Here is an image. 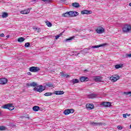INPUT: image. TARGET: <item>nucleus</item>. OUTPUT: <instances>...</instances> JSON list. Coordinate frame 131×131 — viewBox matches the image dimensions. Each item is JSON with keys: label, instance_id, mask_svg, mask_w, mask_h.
<instances>
[{"label": "nucleus", "instance_id": "nucleus-1", "mask_svg": "<svg viewBox=\"0 0 131 131\" xmlns=\"http://www.w3.org/2000/svg\"><path fill=\"white\" fill-rule=\"evenodd\" d=\"M26 85L28 87L33 86L34 88L33 89L34 92H38L39 93H41L42 92H43V91H45V88H43V85H40L38 86V84L34 82H33L32 83H26Z\"/></svg>", "mask_w": 131, "mask_h": 131}, {"label": "nucleus", "instance_id": "nucleus-2", "mask_svg": "<svg viewBox=\"0 0 131 131\" xmlns=\"http://www.w3.org/2000/svg\"><path fill=\"white\" fill-rule=\"evenodd\" d=\"M105 46H106V44L103 43V44H101L100 45H97V46H93L92 47H90L89 48H87L86 50L87 51H93V52H94V49H97L98 48H101V47H105Z\"/></svg>", "mask_w": 131, "mask_h": 131}, {"label": "nucleus", "instance_id": "nucleus-3", "mask_svg": "<svg viewBox=\"0 0 131 131\" xmlns=\"http://www.w3.org/2000/svg\"><path fill=\"white\" fill-rule=\"evenodd\" d=\"M3 108H4V109H8V110H10V111L15 109V107H14L12 104H5L3 106Z\"/></svg>", "mask_w": 131, "mask_h": 131}, {"label": "nucleus", "instance_id": "nucleus-4", "mask_svg": "<svg viewBox=\"0 0 131 131\" xmlns=\"http://www.w3.org/2000/svg\"><path fill=\"white\" fill-rule=\"evenodd\" d=\"M131 29V26L129 25L125 24L123 28V32H128Z\"/></svg>", "mask_w": 131, "mask_h": 131}, {"label": "nucleus", "instance_id": "nucleus-5", "mask_svg": "<svg viewBox=\"0 0 131 131\" xmlns=\"http://www.w3.org/2000/svg\"><path fill=\"white\" fill-rule=\"evenodd\" d=\"M39 70H40V69L37 67H31L29 68V71L30 72H38Z\"/></svg>", "mask_w": 131, "mask_h": 131}, {"label": "nucleus", "instance_id": "nucleus-6", "mask_svg": "<svg viewBox=\"0 0 131 131\" xmlns=\"http://www.w3.org/2000/svg\"><path fill=\"white\" fill-rule=\"evenodd\" d=\"M119 78L120 77L117 74L114 75L112 77H110V79L113 82H115V81H117V80H118Z\"/></svg>", "mask_w": 131, "mask_h": 131}, {"label": "nucleus", "instance_id": "nucleus-7", "mask_svg": "<svg viewBox=\"0 0 131 131\" xmlns=\"http://www.w3.org/2000/svg\"><path fill=\"white\" fill-rule=\"evenodd\" d=\"M70 113H74V110L73 109H67L65 110L63 112L64 115H68Z\"/></svg>", "mask_w": 131, "mask_h": 131}, {"label": "nucleus", "instance_id": "nucleus-8", "mask_svg": "<svg viewBox=\"0 0 131 131\" xmlns=\"http://www.w3.org/2000/svg\"><path fill=\"white\" fill-rule=\"evenodd\" d=\"M96 32L97 33H98V34H101L102 33H104L105 32V29L103 28V27H101L99 28H97L96 30Z\"/></svg>", "mask_w": 131, "mask_h": 131}, {"label": "nucleus", "instance_id": "nucleus-9", "mask_svg": "<svg viewBox=\"0 0 131 131\" xmlns=\"http://www.w3.org/2000/svg\"><path fill=\"white\" fill-rule=\"evenodd\" d=\"M100 105L101 106H103V107H110L111 106V103L110 102H103Z\"/></svg>", "mask_w": 131, "mask_h": 131}, {"label": "nucleus", "instance_id": "nucleus-10", "mask_svg": "<svg viewBox=\"0 0 131 131\" xmlns=\"http://www.w3.org/2000/svg\"><path fill=\"white\" fill-rule=\"evenodd\" d=\"M81 14L82 15H84L86 14V15H90L93 13V12L91 10H84L81 12Z\"/></svg>", "mask_w": 131, "mask_h": 131}, {"label": "nucleus", "instance_id": "nucleus-11", "mask_svg": "<svg viewBox=\"0 0 131 131\" xmlns=\"http://www.w3.org/2000/svg\"><path fill=\"white\" fill-rule=\"evenodd\" d=\"M94 107H95V105L93 104L88 103L86 104V108L88 110H92L94 109Z\"/></svg>", "mask_w": 131, "mask_h": 131}, {"label": "nucleus", "instance_id": "nucleus-12", "mask_svg": "<svg viewBox=\"0 0 131 131\" xmlns=\"http://www.w3.org/2000/svg\"><path fill=\"white\" fill-rule=\"evenodd\" d=\"M8 82V79L6 78H2L0 79V84H6Z\"/></svg>", "mask_w": 131, "mask_h": 131}, {"label": "nucleus", "instance_id": "nucleus-13", "mask_svg": "<svg viewBox=\"0 0 131 131\" xmlns=\"http://www.w3.org/2000/svg\"><path fill=\"white\" fill-rule=\"evenodd\" d=\"M80 80L81 82H83L84 81H89V78L85 76H82L80 78Z\"/></svg>", "mask_w": 131, "mask_h": 131}, {"label": "nucleus", "instance_id": "nucleus-14", "mask_svg": "<svg viewBox=\"0 0 131 131\" xmlns=\"http://www.w3.org/2000/svg\"><path fill=\"white\" fill-rule=\"evenodd\" d=\"M79 13L76 11H71V17H76Z\"/></svg>", "mask_w": 131, "mask_h": 131}, {"label": "nucleus", "instance_id": "nucleus-15", "mask_svg": "<svg viewBox=\"0 0 131 131\" xmlns=\"http://www.w3.org/2000/svg\"><path fill=\"white\" fill-rule=\"evenodd\" d=\"M97 96H98V94H92L89 95L88 96V98H89V99H94L95 98H97Z\"/></svg>", "mask_w": 131, "mask_h": 131}, {"label": "nucleus", "instance_id": "nucleus-16", "mask_svg": "<svg viewBox=\"0 0 131 131\" xmlns=\"http://www.w3.org/2000/svg\"><path fill=\"white\" fill-rule=\"evenodd\" d=\"M63 17H71V11L66 12L62 14Z\"/></svg>", "mask_w": 131, "mask_h": 131}, {"label": "nucleus", "instance_id": "nucleus-17", "mask_svg": "<svg viewBox=\"0 0 131 131\" xmlns=\"http://www.w3.org/2000/svg\"><path fill=\"white\" fill-rule=\"evenodd\" d=\"M90 124H91V125H93V126H95L96 125L100 126V125H102L103 124L102 123L91 122Z\"/></svg>", "mask_w": 131, "mask_h": 131}, {"label": "nucleus", "instance_id": "nucleus-18", "mask_svg": "<svg viewBox=\"0 0 131 131\" xmlns=\"http://www.w3.org/2000/svg\"><path fill=\"white\" fill-rule=\"evenodd\" d=\"M53 94H55V95H63L64 92L62 91H55Z\"/></svg>", "mask_w": 131, "mask_h": 131}, {"label": "nucleus", "instance_id": "nucleus-19", "mask_svg": "<svg viewBox=\"0 0 131 131\" xmlns=\"http://www.w3.org/2000/svg\"><path fill=\"white\" fill-rule=\"evenodd\" d=\"M74 36H72L69 38H67L64 40V41L66 42H70V41H71V40H72L73 39H74Z\"/></svg>", "mask_w": 131, "mask_h": 131}, {"label": "nucleus", "instance_id": "nucleus-20", "mask_svg": "<svg viewBox=\"0 0 131 131\" xmlns=\"http://www.w3.org/2000/svg\"><path fill=\"white\" fill-rule=\"evenodd\" d=\"M30 12V10L27 9L20 11L21 14H28Z\"/></svg>", "mask_w": 131, "mask_h": 131}, {"label": "nucleus", "instance_id": "nucleus-21", "mask_svg": "<svg viewBox=\"0 0 131 131\" xmlns=\"http://www.w3.org/2000/svg\"><path fill=\"white\" fill-rule=\"evenodd\" d=\"M9 16V14L7 12H3L2 17V18H7Z\"/></svg>", "mask_w": 131, "mask_h": 131}, {"label": "nucleus", "instance_id": "nucleus-22", "mask_svg": "<svg viewBox=\"0 0 131 131\" xmlns=\"http://www.w3.org/2000/svg\"><path fill=\"white\" fill-rule=\"evenodd\" d=\"M24 40H25V38H24V37H19L17 39V41L18 42H23V41H24Z\"/></svg>", "mask_w": 131, "mask_h": 131}, {"label": "nucleus", "instance_id": "nucleus-23", "mask_svg": "<svg viewBox=\"0 0 131 131\" xmlns=\"http://www.w3.org/2000/svg\"><path fill=\"white\" fill-rule=\"evenodd\" d=\"M72 6L74 8H79V3H73Z\"/></svg>", "mask_w": 131, "mask_h": 131}, {"label": "nucleus", "instance_id": "nucleus-24", "mask_svg": "<svg viewBox=\"0 0 131 131\" xmlns=\"http://www.w3.org/2000/svg\"><path fill=\"white\" fill-rule=\"evenodd\" d=\"M33 111H38V110H39V106H34L33 107Z\"/></svg>", "mask_w": 131, "mask_h": 131}, {"label": "nucleus", "instance_id": "nucleus-25", "mask_svg": "<svg viewBox=\"0 0 131 131\" xmlns=\"http://www.w3.org/2000/svg\"><path fill=\"white\" fill-rule=\"evenodd\" d=\"M94 80H95V81H101V80H102V79L100 76H96L95 77Z\"/></svg>", "mask_w": 131, "mask_h": 131}, {"label": "nucleus", "instance_id": "nucleus-26", "mask_svg": "<svg viewBox=\"0 0 131 131\" xmlns=\"http://www.w3.org/2000/svg\"><path fill=\"white\" fill-rule=\"evenodd\" d=\"M72 82H73V83L74 84L75 83H78V82H79V81L78 80V79H73L72 80Z\"/></svg>", "mask_w": 131, "mask_h": 131}, {"label": "nucleus", "instance_id": "nucleus-27", "mask_svg": "<svg viewBox=\"0 0 131 131\" xmlns=\"http://www.w3.org/2000/svg\"><path fill=\"white\" fill-rule=\"evenodd\" d=\"M46 25H47V26L48 27H52V23L47 20L46 21Z\"/></svg>", "mask_w": 131, "mask_h": 131}, {"label": "nucleus", "instance_id": "nucleus-28", "mask_svg": "<svg viewBox=\"0 0 131 131\" xmlns=\"http://www.w3.org/2000/svg\"><path fill=\"white\" fill-rule=\"evenodd\" d=\"M52 95H53V93H46L44 94V96H45V97H49V96H52Z\"/></svg>", "mask_w": 131, "mask_h": 131}, {"label": "nucleus", "instance_id": "nucleus-29", "mask_svg": "<svg viewBox=\"0 0 131 131\" xmlns=\"http://www.w3.org/2000/svg\"><path fill=\"white\" fill-rule=\"evenodd\" d=\"M122 67V65L121 64H117L115 66L116 69H119V68H121Z\"/></svg>", "mask_w": 131, "mask_h": 131}, {"label": "nucleus", "instance_id": "nucleus-30", "mask_svg": "<svg viewBox=\"0 0 131 131\" xmlns=\"http://www.w3.org/2000/svg\"><path fill=\"white\" fill-rule=\"evenodd\" d=\"M63 35V33H61L57 35V36H55V39H58L60 36H62Z\"/></svg>", "mask_w": 131, "mask_h": 131}, {"label": "nucleus", "instance_id": "nucleus-31", "mask_svg": "<svg viewBox=\"0 0 131 131\" xmlns=\"http://www.w3.org/2000/svg\"><path fill=\"white\" fill-rule=\"evenodd\" d=\"M46 86H48V88H53V85L51 83H48L46 84Z\"/></svg>", "mask_w": 131, "mask_h": 131}, {"label": "nucleus", "instance_id": "nucleus-32", "mask_svg": "<svg viewBox=\"0 0 131 131\" xmlns=\"http://www.w3.org/2000/svg\"><path fill=\"white\" fill-rule=\"evenodd\" d=\"M25 48H29L30 47V43L29 42H27L25 44Z\"/></svg>", "mask_w": 131, "mask_h": 131}, {"label": "nucleus", "instance_id": "nucleus-33", "mask_svg": "<svg viewBox=\"0 0 131 131\" xmlns=\"http://www.w3.org/2000/svg\"><path fill=\"white\" fill-rule=\"evenodd\" d=\"M126 116H130V114H123V117H124V118H126Z\"/></svg>", "mask_w": 131, "mask_h": 131}, {"label": "nucleus", "instance_id": "nucleus-34", "mask_svg": "<svg viewBox=\"0 0 131 131\" xmlns=\"http://www.w3.org/2000/svg\"><path fill=\"white\" fill-rule=\"evenodd\" d=\"M33 29L35 31H37V32H39V31H40V28H33Z\"/></svg>", "mask_w": 131, "mask_h": 131}, {"label": "nucleus", "instance_id": "nucleus-35", "mask_svg": "<svg viewBox=\"0 0 131 131\" xmlns=\"http://www.w3.org/2000/svg\"><path fill=\"white\" fill-rule=\"evenodd\" d=\"M6 129V127L4 126H0V130H5Z\"/></svg>", "mask_w": 131, "mask_h": 131}, {"label": "nucleus", "instance_id": "nucleus-36", "mask_svg": "<svg viewBox=\"0 0 131 131\" xmlns=\"http://www.w3.org/2000/svg\"><path fill=\"white\" fill-rule=\"evenodd\" d=\"M81 53H82V54L83 55L84 54H86L88 52L85 50H83L81 51Z\"/></svg>", "mask_w": 131, "mask_h": 131}, {"label": "nucleus", "instance_id": "nucleus-37", "mask_svg": "<svg viewBox=\"0 0 131 131\" xmlns=\"http://www.w3.org/2000/svg\"><path fill=\"white\" fill-rule=\"evenodd\" d=\"M123 94L124 95H126L127 96L128 95H130V96H131V92H124Z\"/></svg>", "mask_w": 131, "mask_h": 131}, {"label": "nucleus", "instance_id": "nucleus-38", "mask_svg": "<svg viewBox=\"0 0 131 131\" xmlns=\"http://www.w3.org/2000/svg\"><path fill=\"white\" fill-rule=\"evenodd\" d=\"M125 57H126V58H131V54H126Z\"/></svg>", "mask_w": 131, "mask_h": 131}, {"label": "nucleus", "instance_id": "nucleus-39", "mask_svg": "<svg viewBox=\"0 0 131 131\" xmlns=\"http://www.w3.org/2000/svg\"><path fill=\"white\" fill-rule=\"evenodd\" d=\"M43 2H45V3H51L52 2V0H42Z\"/></svg>", "mask_w": 131, "mask_h": 131}, {"label": "nucleus", "instance_id": "nucleus-40", "mask_svg": "<svg viewBox=\"0 0 131 131\" xmlns=\"http://www.w3.org/2000/svg\"><path fill=\"white\" fill-rule=\"evenodd\" d=\"M62 77H69V75L63 74V76Z\"/></svg>", "mask_w": 131, "mask_h": 131}, {"label": "nucleus", "instance_id": "nucleus-41", "mask_svg": "<svg viewBox=\"0 0 131 131\" xmlns=\"http://www.w3.org/2000/svg\"><path fill=\"white\" fill-rule=\"evenodd\" d=\"M118 129H122V127L120 125H118L117 127Z\"/></svg>", "mask_w": 131, "mask_h": 131}, {"label": "nucleus", "instance_id": "nucleus-42", "mask_svg": "<svg viewBox=\"0 0 131 131\" xmlns=\"http://www.w3.org/2000/svg\"><path fill=\"white\" fill-rule=\"evenodd\" d=\"M5 36V34L2 33L0 34V37H4Z\"/></svg>", "mask_w": 131, "mask_h": 131}, {"label": "nucleus", "instance_id": "nucleus-43", "mask_svg": "<svg viewBox=\"0 0 131 131\" xmlns=\"http://www.w3.org/2000/svg\"><path fill=\"white\" fill-rule=\"evenodd\" d=\"M65 1H66V0H60L59 1V3H60V4H61V3H64V2H65Z\"/></svg>", "mask_w": 131, "mask_h": 131}, {"label": "nucleus", "instance_id": "nucleus-44", "mask_svg": "<svg viewBox=\"0 0 131 131\" xmlns=\"http://www.w3.org/2000/svg\"><path fill=\"white\" fill-rule=\"evenodd\" d=\"M60 76H62L63 77V76H64V73L60 72Z\"/></svg>", "mask_w": 131, "mask_h": 131}, {"label": "nucleus", "instance_id": "nucleus-45", "mask_svg": "<svg viewBox=\"0 0 131 131\" xmlns=\"http://www.w3.org/2000/svg\"><path fill=\"white\" fill-rule=\"evenodd\" d=\"M28 75H31V73L30 72L27 73Z\"/></svg>", "mask_w": 131, "mask_h": 131}, {"label": "nucleus", "instance_id": "nucleus-46", "mask_svg": "<svg viewBox=\"0 0 131 131\" xmlns=\"http://www.w3.org/2000/svg\"><path fill=\"white\" fill-rule=\"evenodd\" d=\"M79 53H77V54H75V56H78L79 55Z\"/></svg>", "mask_w": 131, "mask_h": 131}, {"label": "nucleus", "instance_id": "nucleus-47", "mask_svg": "<svg viewBox=\"0 0 131 131\" xmlns=\"http://www.w3.org/2000/svg\"><path fill=\"white\" fill-rule=\"evenodd\" d=\"M72 53H73V54H74L75 53H77V51H73Z\"/></svg>", "mask_w": 131, "mask_h": 131}, {"label": "nucleus", "instance_id": "nucleus-48", "mask_svg": "<svg viewBox=\"0 0 131 131\" xmlns=\"http://www.w3.org/2000/svg\"><path fill=\"white\" fill-rule=\"evenodd\" d=\"M88 71H88V70H85L84 71V72H88Z\"/></svg>", "mask_w": 131, "mask_h": 131}, {"label": "nucleus", "instance_id": "nucleus-49", "mask_svg": "<svg viewBox=\"0 0 131 131\" xmlns=\"http://www.w3.org/2000/svg\"><path fill=\"white\" fill-rule=\"evenodd\" d=\"M6 37H7V38H9V37H10V35H7V36H6Z\"/></svg>", "mask_w": 131, "mask_h": 131}, {"label": "nucleus", "instance_id": "nucleus-50", "mask_svg": "<svg viewBox=\"0 0 131 131\" xmlns=\"http://www.w3.org/2000/svg\"><path fill=\"white\" fill-rule=\"evenodd\" d=\"M129 6L131 7V3L129 4Z\"/></svg>", "mask_w": 131, "mask_h": 131}, {"label": "nucleus", "instance_id": "nucleus-51", "mask_svg": "<svg viewBox=\"0 0 131 131\" xmlns=\"http://www.w3.org/2000/svg\"><path fill=\"white\" fill-rule=\"evenodd\" d=\"M36 0H32V2H35Z\"/></svg>", "mask_w": 131, "mask_h": 131}, {"label": "nucleus", "instance_id": "nucleus-52", "mask_svg": "<svg viewBox=\"0 0 131 131\" xmlns=\"http://www.w3.org/2000/svg\"><path fill=\"white\" fill-rule=\"evenodd\" d=\"M27 118H28V119H29V117H27Z\"/></svg>", "mask_w": 131, "mask_h": 131}, {"label": "nucleus", "instance_id": "nucleus-53", "mask_svg": "<svg viewBox=\"0 0 131 131\" xmlns=\"http://www.w3.org/2000/svg\"><path fill=\"white\" fill-rule=\"evenodd\" d=\"M130 128H131V124H130Z\"/></svg>", "mask_w": 131, "mask_h": 131}, {"label": "nucleus", "instance_id": "nucleus-54", "mask_svg": "<svg viewBox=\"0 0 131 131\" xmlns=\"http://www.w3.org/2000/svg\"><path fill=\"white\" fill-rule=\"evenodd\" d=\"M72 56H74V54H73Z\"/></svg>", "mask_w": 131, "mask_h": 131}, {"label": "nucleus", "instance_id": "nucleus-55", "mask_svg": "<svg viewBox=\"0 0 131 131\" xmlns=\"http://www.w3.org/2000/svg\"><path fill=\"white\" fill-rule=\"evenodd\" d=\"M0 114H1V113H0Z\"/></svg>", "mask_w": 131, "mask_h": 131}]
</instances>
